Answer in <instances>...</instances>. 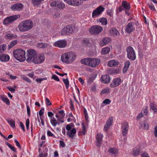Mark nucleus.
Masks as SVG:
<instances>
[{
	"label": "nucleus",
	"mask_w": 157,
	"mask_h": 157,
	"mask_svg": "<svg viewBox=\"0 0 157 157\" xmlns=\"http://www.w3.org/2000/svg\"><path fill=\"white\" fill-rule=\"evenodd\" d=\"M33 26V23L31 20H27L21 22L18 25L19 30L21 32H24L31 29Z\"/></svg>",
	"instance_id": "obj_1"
},
{
	"label": "nucleus",
	"mask_w": 157,
	"mask_h": 157,
	"mask_svg": "<svg viewBox=\"0 0 157 157\" xmlns=\"http://www.w3.org/2000/svg\"><path fill=\"white\" fill-rule=\"evenodd\" d=\"M76 56L72 52L65 53L61 55V57L62 61L66 63H72L76 59Z\"/></svg>",
	"instance_id": "obj_2"
},
{
	"label": "nucleus",
	"mask_w": 157,
	"mask_h": 157,
	"mask_svg": "<svg viewBox=\"0 0 157 157\" xmlns=\"http://www.w3.org/2000/svg\"><path fill=\"white\" fill-rule=\"evenodd\" d=\"M81 63L82 64L94 67L99 64L100 60L97 59L88 58L82 59Z\"/></svg>",
	"instance_id": "obj_3"
},
{
	"label": "nucleus",
	"mask_w": 157,
	"mask_h": 157,
	"mask_svg": "<svg viewBox=\"0 0 157 157\" xmlns=\"http://www.w3.org/2000/svg\"><path fill=\"white\" fill-rule=\"evenodd\" d=\"M13 56L20 62L24 61L25 59V51L21 49L15 50L13 53Z\"/></svg>",
	"instance_id": "obj_4"
},
{
	"label": "nucleus",
	"mask_w": 157,
	"mask_h": 157,
	"mask_svg": "<svg viewBox=\"0 0 157 157\" xmlns=\"http://www.w3.org/2000/svg\"><path fill=\"white\" fill-rule=\"evenodd\" d=\"M74 126L73 123H70L67 124L66 127V129L68 131L66 135L70 138L71 139H73L76 133V130L75 128H73L71 130V129L72 127Z\"/></svg>",
	"instance_id": "obj_5"
},
{
	"label": "nucleus",
	"mask_w": 157,
	"mask_h": 157,
	"mask_svg": "<svg viewBox=\"0 0 157 157\" xmlns=\"http://www.w3.org/2000/svg\"><path fill=\"white\" fill-rule=\"evenodd\" d=\"M89 33L92 35H97L103 30V28L98 25H94L89 29Z\"/></svg>",
	"instance_id": "obj_6"
},
{
	"label": "nucleus",
	"mask_w": 157,
	"mask_h": 157,
	"mask_svg": "<svg viewBox=\"0 0 157 157\" xmlns=\"http://www.w3.org/2000/svg\"><path fill=\"white\" fill-rule=\"evenodd\" d=\"M127 56L129 59L134 61L136 59V55L133 48L131 46L128 47L126 49Z\"/></svg>",
	"instance_id": "obj_7"
},
{
	"label": "nucleus",
	"mask_w": 157,
	"mask_h": 157,
	"mask_svg": "<svg viewBox=\"0 0 157 157\" xmlns=\"http://www.w3.org/2000/svg\"><path fill=\"white\" fill-rule=\"evenodd\" d=\"M27 56L26 60L28 62H33L36 56V52L33 49L28 50Z\"/></svg>",
	"instance_id": "obj_8"
},
{
	"label": "nucleus",
	"mask_w": 157,
	"mask_h": 157,
	"mask_svg": "<svg viewBox=\"0 0 157 157\" xmlns=\"http://www.w3.org/2000/svg\"><path fill=\"white\" fill-rule=\"evenodd\" d=\"M20 17V15H15L8 17L4 19L3 23L4 25H9L12 23L15 20L19 18Z\"/></svg>",
	"instance_id": "obj_9"
},
{
	"label": "nucleus",
	"mask_w": 157,
	"mask_h": 157,
	"mask_svg": "<svg viewBox=\"0 0 157 157\" xmlns=\"http://www.w3.org/2000/svg\"><path fill=\"white\" fill-rule=\"evenodd\" d=\"M74 27L71 25H69L64 27L61 31L62 35H68L72 33Z\"/></svg>",
	"instance_id": "obj_10"
},
{
	"label": "nucleus",
	"mask_w": 157,
	"mask_h": 157,
	"mask_svg": "<svg viewBox=\"0 0 157 157\" xmlns=\"http://www.w3.org/2000/svg\"><path fill=\"white\" fill-rule=\"evenodd\" d=\"M105 8L101 6H100L94 10L92 13L93 18H95L99 16L104 11Z\"/></svg>",
	"instance_id": "obj_11"
},
{
	"label": "nucleus",
	"mask_w": 157,
	"mask_h": 157,
	"mask_svg": "<svg viewBox=\"0 0 157 157\" xmlns=\"http://www.w3.org/2000/svg\"><path fill=\"white\" fill-rule=\"evenodd\" d=\"M45 59V57L44 54H41L37 57L36 56L33 63L35 64H40L42 63Z\"/></svg>",
	"instance_id": "obj_12"
},
{
	"label": "nucleus",
	"mask_w": 157,
	"mask_h": 157,
	"mask_svg": "<svg viewBox=\"0 0 157 157\" xmlns=\"http://www.w3.org/2000/svg\"><path fill=\"white\" fill-rule=\"evenodd\" d=\"M103 136L102 134L99 133H98L96 137V145L98 147H100L101 146L102 141V139Z\"/></svg>",
	"instance_id": "obj_13"
},
{
	"label": "nucleus",
	"mask_w": 157,
	"mask_h": 157,
	"mask_svg": "<svg viewBox=\"0 0 157 157\" xmlns=\"http://www.w3.org/2000/svg\"><path fill=\"white\" fill-rule=\"evenodd\" d=\"M67 44V42L65 40H61L55 42L54 45L60 48H63L66 46Z\"/></svg>",
	"instance_id": "obj_14"
},
{
	"label": "nucleus",
	"mask_w": 157,
	"mask_h": 157,
	"mask_svg": "<svg viewBox=\"0 0 157 157\" xmlns=\"http://www.w3.org/2000/svg\"><path fill=\"white\" fill-rule=\"evenodd\" d=\"M121 131L122 134L124 136H125L127 134L129 128L128 123L126 121L124 122L122 124Z\"/></svg>",
	"instance_id": "obj_15"
},
{
	"label": "nucleus",
	"mask_w": 157,
	"mask_h": 157,
	"mask_svg": "<svg viewBox=\"0 0 157 157\" xmlns=\"http://www.w3.org/2000/svg\"><path fill=\"white\" fill-rule=\"evenodd\" d=\"M68 4L73 6H79L81 5L82 2L79 0H63Z\"/></svg>",
	"instance_id": "obj_16"
},
{
	"label": "nucleus",
	"mask_w": 157,
	"mask_h": 157,
	"mask_svg": "<svg viewBox=\"0 0 157 157\" xmlns=\"http://www.w3.org/2000/svg\"><path fill=\"white\" fill-rule=\"evenodd\" d=\"M23 7V5L21 3H18L13 5L11 7V9L13 11L21 10Z\"/></svg>",
	"instance_id": "obj_17"
},
{
	"label": "nucleus",
	"mask_w": 157,
	"mask_h": 157,
	"mask_svg": "<svg viewBox=\"0 0 157 157\" xmlns=\"http://www.w3.org/2000/svg\"><path fill=\"white\" fill-rule=\"evenodd\" d=\"M134 30L135 27L133 25V23L131 22L128 23L126 26L125 31L128 33H130Z\"/></svg>",
	"instance_id": "obj_18"
},
{
	"label": "nucleus",
	"mask_w": 157,
	"mask_h": 157,
	"mask_svg": "<svg viewBox=\"0 0 157 157\" xmlns=\"http://www.w3.org/2000/svg\"><path fill=\"white\" fill-rule=\"evenodd\" d=\"M109 34L114 37L120 35V33L118 30L115 28H112L109 31Z\"/></svg>",
	"instance_id": "obj_19"
},
{
	"label": "nucleus",
	"mask_w": 157,
	"mask_h": 157,
	"mask_svg": "<svg viewBox=\"0 0 157 157\" xmlns=\"http://www.w3.org/2000/svg\"><path fill=\"white\" fill-rule=\"evenodd\" d=\"M121 79L120 78H116L113 80V82L110 86L111 87L114 88L119 86L121 83Z\"/></svg>",
	"instance_id": "obj_20"
},
{
	"label": "nucleus",
	"mask_w": 157,
	"mask_h": 157,
	"mask_svg": "<svg viewBox=\"0 0 157 157\" xmlns=\"http://www.w3.org/2000/svg\"><path fill=\"white\" fill-rule=\"evenodd\" d=\"M102 82L104 83H108L110 81V79L108 75H102L101 78Z\"/></svg>",
	"instance_id": "obj_21"
},
{
	"label": "nucleus",
	"mask_w": 157,
	"mask_h": 157,
	"mask_svg": "<svg viewBox=\"0 0 157 157\" xmlns=\"http://www.w3.org/2000/svg\"><path fill=\"white\" fill-rule=\"evenodd\" d=\"M10 59L9 56L6 54H0V60L2 62L8 61L10 60Z\"/></svg>",
	"instance_id": "obj_22"
},
{
	"label": "nucleus",
	"mask_w": 157,
	"mask_h": 157,
	"mask_svg": "<svg viewBox=\"0 0 157 157\" xmlns=\"http://www.w3.org/2000/svg\"><path fill=\"white\" fill-rule=\"evenodd\" d=\"M44 0H32L31 2L33 6H39Z\"/></svg>",
	"instance_id": "obj_23"
},
{
	"label": "nucleus",
	"mask_w": 157,
	"mask_h": 157,
	"mask_svg": "<svg viewBox=\"0 0 157 157\" xmlns=\"http://www.w3.org/2000/svg\"><path fill=\"white\" fill-rule=\"evenodd\" d=\"M119 63L118 61H116L114 59L110 60L108 63V65L111 67H115L117 66Z\"/></svg>",
	"instance_id": "obj_24"
},
{
	"label": "nucleus",
	"mask_w": 157,
	"mask_h": 157,
	"mask_svg": "<svg viewBox=\"0 0 157 157\" xmlns=\"http://www.w3.org/2000/svg\"><path fill=\"white\" fill-rule=\"evenodd\" d=\"M16 37V35L9 32H7L6 33L5 37L6 39H11L15 38Z\"/></svg>",
	"instance_id": "obj_25"
},
{
	"label": "nucleus",
	"mask_w": 157,
	"mask_h": 157,
	"mask_svg": "<svg viewBox=\"0 0 157 157\" xmlns=\"http://www.w3.org/2000/svg\"><path fill=\"white\" fill-rule=\"evenodd\" d=\"M122 6L124 7V10H129L130 8V4L125 1L122 2Z\"/></svg>",
	"instance_id": "obj_26"
},
{
	"label": "nucleus",
	"mask_w": 157,
	"mask_h": 157,
	"mask_svg": "<svg viewBox=\"0 0 157 157\" xmlns=\"http://www.w3.org/2000/svg\"><path fill=\"white\" fill-rule=\"evenodd\" d=\"M110 41V39L109 37H105L102 39V41L100 44V45L101 46H105L106 44L109 43Z\"/></svg>",
	"instance_id": "obj_27"
},
{
	"label": "nucleus",
	"mask_w": 157,
	"mask_h": 157,
	"mask_svg": "<svg viewBox=\"0 0 157 157\" xmlns=\"http://www.w3.org/2000/svg\"><path fill=\"white\" fill-rule=\"evenodd\" d=\"M0 98L5 102L7 105H10V101L6 96L4 95L0 96Z\"/></svg>",
	"instance_id": "obj_28"
},
{
	"label": "nucleus",
	"mask_w": 157,
	"mask_h": 157,
	"mask_svg": "<svg viewBox=\"0 0 157 157\" xmlns=\"http://www.w3.org/2000/svg\"><path fill=\"white\" fill-rule=\"evenodd\" d=\"M98 22L101 23V25H106L108 23V21L107 19L105 17H101L98 19Z\"/></svg>",
	"instance_id": "obj_29"
},
{
	"label": "nucleus",
	"mask_w": 157,
	"mask_h": 157,
	"mask_svg": "<svg viewBox=\"0 0 157 157\" xmlns=\"http://www.w3.org/2000/svg\"><path fill=\"white\" fill-rule=\"evenodd\" d=\"M130 62L129 60H128L126 61L123 69V71L124 73L126 72L127 71L130 66Z\"/></svg>",
	"instance_id": "obj_30"
},
{
	"label": "nucleus",
	"mask_w": 157,
	"mask_h": 157,
	"mask_svg": "<svg viewBox=\"0 0 157 157\" xmlns=\"http://www.w3.org/2000/svg\"><path fill=\"white\" fill-rule=\"evenodd\" d=\"M110 51V48L108 47L104 48L101 49V52L102 55H106L108 54Z\"/></svg>",
	"instance_id": "obj_31"
},
{
	"label": "nucleus",
	"mask_w": 157,
	"mask_h": 157,
	"mask_svg": "<svg viewBox=\"0 0 157 157\" xmlns=\"http://www.w3.org/2000/svg\"><path fill=\"white\" fill-rule=\"evenodd\" d=\"M141 127L143 129L145 130H148L149 128V125L147 122L145 121H144L142 123L140 124Z\"/></svg>",
	"instance_id": "obj_32"
},
{
	"label": "nucleus",
	"mask_w": 157,
	"mask_h": 157,
	"mask_svg": "<svg viewBox=\"0 0 157 157\" xmlns=\"http://www.w3.org/2000/svg\"><path fill=\"white\" fill-rule=\"evenodd\" d=\"M108 152L113 154H116L118 153V150L115 148H110Z\"/></svg>",
	"instance_id": "obj_33"
},
{
	"label": "nucleus",
	"mask_w": 157,
	"mask_h": 157,
	"mask_svg": "<svg viewBox=\"0 0 157 157\" xmlns=\"http://www.w3.org/2000/svg\"><path fill=\"white\" fill-rule=\"evenodd\" d=\"M140 150L139 148H134L133 149L132 154L134 156H136L140 153Z\"/></svg>",
	"instance_id": "obj_34"
},
{
	"label": "nucleus",
	"mask_w": 157,
	"mask_h": 157,
	"mask_svg": "<svg viewBox=\"0 0 157 157\" xmlns=\"http://www.w3.org/2000/svg\"><path fill=\"white\" fill-rule=\"evenodd\" d=\"M17 43V40H14L10 42V44L8 45V49H10L13 48L15 45Z\"/></svg>",
	"instance_id": "obj_35"
},
{
	"label": "nucleus",
	"mask_w": 157,
	"mask_h": 157,
	"mask_svg": "<svg viewBox=\"0 0 157 157\" xmlns=\"http://www.w3.org/2000/svg\"><path fill=\"white\" fill-rule=\"evenodd\" d=\"M150 108L154 111L155 112H157V108L156 105L153 103H151L150 104Z\"/></svg>",
	"instance_id": "obj_36"
},
{
	"label": "nucleus",
	"mask_w": 157,
	"mask_h": 157,
	"mask_svg": "<svg viewBox=\"0 0 157 157\" xmlns=\"http://www.w3.org/2000/svg\"><path fill=\"white\" fill-rule=\"evenodd\" d=\"M47 45L46 43H39L37 44V47L40 48H44L47 47Z\"/></svg>",
	"instance_id": "obj_37"
},
{
	"label": "nucleus",
	"mask_w": 157,
	"mask_h": 157,
	"mask_svg": "<svg viewBox=\"0 0 157 157\" xmlns=\"http://www.w3.org/2000/svg\"><path fill=\"white\" fill-rule=\"evenodd\" d=\"M50 122L53 127H55L57 123V121L55 118L53 117L51 119Z\"/></svg>",
	"instance_id": "obj_38"
},
{
	"label": "nucleus",
	"mask_w": 157,
	"mask_h": 157,
	"mask_svg": "<svg viewBox=\"0 0 157 157\" xmlns=\"http://www.w3.org/2000/svg\"><path fill=\"white\" fill-rule=\"evenodd\" d=\"M6 45L3 44L0 46V53H2L5 51L6 48Z\"/></svg>",
	"instance_id": "obj_39"
},
{
	"label": "nucleus",
	"mask_w": 157,
	"mask_h": 157,
	"mask_svg": "<svg viewBox=\"0 0 157 157\" xmlns=\"http://www.w3.org/2000/svg\"><path fill=\"white\" fill-rule=\"evenodd\" d=\"M113 121V117H109L108 120L107 121L105 124L109 126H110L112 125Z\"/></svg>",
	"instance_id": "obj_40"
},
{
	"label": "nucleus",
	"mask_w": 157,
	"mask_h": 157,
	"mask_svg": "<svg viewBox=\"0 0 157 157\" xmlns=\"http://www.w3.org/2000/svg\"><path fill=\"white\" fill-rule=\"evenodd\" d=\"M5 143L12 151L14 152H16V150L14 147L12 146L11 144L8 142H6Z\"/></svg>",
	"instance_id": "obj_41"
},
{
	"label": "nucleus",
	"mask_w": 157,
	"mask_h": 157,
	"mask_svg": "<svg viewBox=\"0 0 157 157\" xmlns=\"http://www.w3.org/2000/svg\"><path fill=\"white\" fill-rule=\"evenodd\" d=\"M57 6L60 9H63L65 7V5L63 2H59L57 4Z\"/></svg>",
	"instance_id": "obj_42"
},
{
	"label": "nucleus",
	"mask_w": 157,
	"mask_h": 157,
	"mask_svg": "<svg viewBox=\"0 0 157 157\" xmlns=\"http://www.w3.org/2000/svg\"><path fill=\"white\" fill-rule=\"evenodd\" d=\"M107 14L110 17L113 16V11L112 9L108 10L106 11Z\"/></svg>",
	"instance_id": "obj_43"
},
{
	"label": "nucleus",
	"mask_w": 157,
	"mask_h": 157,
	"mask_svg": "<svg viewBox=\"0 0 157 157\" xmlns=\"http://www.w3.org/2000/svg\"><path fill=\"white\" fill-rule=\"evenodd\" d=\"M63 81L65 85L66 88L68 89L69 87V82L67 78L66 79H63Z\"/></svg>",
	"instance_id": "obj_44"
},
{
	"label": "nucleus",
	"mask_w": 157,
	"mask_h": 157,
	"mask_svg": "<svg viewBox=\"0 0 157 157\" xmlns=\"http://www.w3.org/2000/svg\"><path fill=\"white\" fill-rule=\"evenodd\" d=\"M8 123L10 124L11 127L13 128H14L15 127V121L12 120H8L7 121Z\"/></svg>",
	"instance_id": "obj_45"
},
{
	"label": "nucleus",
	"mask_w": 157,
	"mask_h": 157,
	"mask_svg": "<svg viewBox=\"0 0 157 157\" xmlns=\"http://www.w3.org/2000/svg\"><path fill=\"white\" fill-rule=\"evenodd\" d=\"M82 132L83 133V134L84 135L86 131V126L85 125L84 123L83 122L82 123Z\"/></svg>",
	"instance_id": "obj_46"
},
{
	"label": "nucleus",
	"mask_w": 157,
	"mask_h": 157,
	"mask_svg": "<svg viewBox=\"0 0 157 157\" xmlns=\"http://www.w3.org/2000/svg\"><path fill=\"white\" fill-rule=\"evenodd\" d=\"M109 91V88H106L103 89L101 92V94H105L106 93H108Z\"/></svg>",
	"instance_id": "obj_47"
},
{
	"label": "nucleus",
	"mask_w": 157,
	"mask_h": 157,
	"mask_svg": "<svg viewBox=\"0 0 157 157\" xmlns=\"http://www.w3.org/2000/svg\"><path fill=\"white\" fill-rule=\"evenodd\" d=\"M111 102V101L109 99H106L104 100L103 101V103L104 104H105L106 105L109 104Z\"/></svg>",
	"instance_id": "obj_48"
},
{
	"label": "nucleus",
	"mask_w": 157,
	"mask_h": 157,
	"mask_svg": "<svg viewBox=\"0 0 157 157\" xmlns=\"http://www.w3.org/2000/svg\"><path fill=\"white\" fill-rule=\"evenodd\" d=\"M52 78L54 79V80L57 81H59V79L58 77L56 75L54 74L51 77Z\"/></svg>",
	"instance_id": "obj_49"
},
{
	"label": "nucleus",
	"mask_w": 157,
	"mask_h": 157,
	"mask_svg": "<svg viewBox=\"0 0 157 157\" xmlns=\"http://www.w3.org/2000/svg\"><path fill=\"white\" fill-rule=\"evenodd\" d=\"M149 8L152 11H154L155 10L154 6L152 3L148 5Z\"/></svg>",
	"instance_id": "obj_50"
},
{
	"label": "nucleus",
	"mask_w": 157,
	"mask_h": 157,
	"mask_svg": "<svg viewBox=\"0 0 157 157\" xmlns=\"http://www.w3.org/2000/svg\"><path fill=\"white\" fill-rule=\"evenodd\" d=\"M14 142L16 144V145L19 148L21 149V146L17 140L15 139L14 140Z\"/></svg>",
	"instance_id": "obj_51"
},
{
	"label": "nucleus",
	"mask_w": 157,
	"mask_h": 157,
	"mask_svg": "<svg viewBox=\"0 0 157 157\" xmlns=\"http://www.w3.org/2000/svg\"><path fill=\"white\" fill-rule=\"evenodd\" d=\"M27 110L28 116L29 117L30 115V110L29 107L28 105H27Z\"/></svg>",
	"instance_id": "obj_52"
},
{
	"label": "nucleus",
	"mask_w": 157,
	"mask_h": 157,
	"mask_svg": "<svg viewBox=\"0 0 157 157\" xmlns=\"http://www.w3.org/2000/svg\"><path fill=\"white\" fill-rule=\"evenodd\" d=\"M29 119H28L26 121V126L27 130H28L29 128Z\"/></svg>",
	"instance_id": "obj_53"
},
{
	"label": "nucleus",
	"mask_w": 157,
	"mask_h": 157,
	"mask_svg": "<svg viewBox=\"0 0 157 157\" xmlns=\"http://www.w3.org/2000/svg\"><path fill=\"white\" fill-rule=\"evenodd\" d=\"M143 113L142 112H141L137 116L136 118L137 120H139L140 118L143 117Z\"/></svg>",
	"instance_id": "obj_54"
},
{
	"label": "nucleus",
	"mask_w": 157,
	"mask_h": 157,
	"mask_svg": "<svg viewBox=\"0 0 157 157\" xmlns=\"http://www.w3.org/2000/svg\"><path fill=\"white\" fill-rule=\"evenodd\" d=\"M148 109V107L147 106H145L144 109H143L142 111H143V112L146 115H147L148 112L147 111Z\"/></svg>",
	"instance_id": "obj_55"
},
{
	"label": "nucleus",
	"mask_w": 157,
	"mask_h": 157,
	"mask_svg": "<svg viewBox=\"0 0 157 157\" xmlns=\"http://www.w3.org/2000/svg\"><path fill=\"white\" fill-rule=\"evenodd\" d=\"M46 104L47 105L50 106L52 105L51 103L50 102V101L48 98H46Z\"/></svg>",
	"instance_id": "obj_56"
},
{
	"label": "nucleus",
	"mask_w": 157,
	"mask_h": 157,
	"mask_svg": "<svg viewBox=\"0 0 157 157\" xmlns=\"http://www.w3.org/2000/svg\"><path fill=\"white\" fill-rule=\"evenodd\" d=\"M141 157H150V156L148 153L145 152L141 154Z\"/></svg>",
	"instance_id": "obj_57"
},
{
	"label": "nucleus",
	"mask_w": 157,
	"mask_h": 157,
	"mask_svg": "<svg viewBox=\"0 0 157 157\" xmlns=\"http://www.w3.org/2000/svg\"><path fill=\"white\" fill-rule=\"evenodd\" d=\"M119 72V70L118 69H115L113 70L112 71V73L113 74H117Z\"/></svg>",
	"instance_id": "obj_58"
},
{
	"label": "nucleus",
	"mask_w": 157,
	"mask_h": 157,
	"mask_svg": "<svg viewBox=\"0 0 157 157\" xmlns=\"http://www.w3.org/2000/svg\"><path fill=\"white\" fill-rule=\"evenodd\" d=\"M48 117L50 118L51 119L53 118L52 117L54 115V114L52 112H49L48 113Z\"/></svg>",
	"instance_id": "obj_59"
},
{
	"label": "nucleus",
	"mask_w": 157,
	"mask_h": 157,
	"mask_svg": "<svg viewBox=\"0 0 157 157\" xmlns=\"http://www.w3.org/2000/svg\"><path fill=\"white\" fill-rule=\"evenodd\" d=\"M96 90V86L95 85H93L91 88L90 90L93 92H94Z\"/></svg>",
	"instance_id": "obj_60"
},
{
	"label": "nucleus",
	"mask_w": 157,
	"mask_h": 157,
	"mask_svg": "<svg viewBox=\"0 0 157 157\" xmlns=\"http://www.w3.org/2000/svg\"><path fill=\"white\" fill-rule=\"evenodd\" d=\"M109 127L110 126L107 124L106 125V124H105L104 128V131H107L108 129L109 128Z\"/></svg>",
	"instance_id": "obj_61"
},
{
	"label": "nucleus",
	"mask_w": 157,
	"mask_h": 157,
	"mask_svg": "<svg viewBox=\"0 0 157 157\" xmlns=\"http://www.w3.org/2000/svg\"><path fill=\"white\" fill-rule=\"evenodd\" d=\"M59 142L60 146L62 147H65V144L63 141L60 140Z\"/></svg>",
	"instance_id": "obj_62"
},
{
	"label": "nucleus",
	"mask_w": 157,
	"mask_h": 157,
	"mask_svg": "<svg viewBox=\"0 0 157 157\" xmlns=\"http://www.w3.org/2000/svg\"><path fill=\"white\" fill-rule=\"evenodd\" d=\"M44 109H41L39 111V115L40 116H42L44 113Z\"/></svg>",
	"instance_id": "obj_63"
},
{
	"label": "nucleus",
	"mask_w": 157,
	"mask_h": 157,
	"mask_svg": "<svg viewBox=\"0 0 157 157\" xmlns=\"http://www.w3.org/2000/svg\"><path fill=\"white\" fill-rule=\"evenodd\" d=\"M154 135L156 137H157V126L154 128Z\"/></svg>",
	"instance_id": "obj_64"
}]
</instances>
